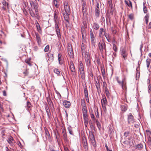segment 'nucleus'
Listing matches in <instances>:
<instances>
[{
    "instance_id": "9b49d317",
    "label": "nucleus",
    "mask_w": 151,
    "mask_h": 151,
    "mask_svg": "<svg viewBox=\"0 0 151 151\" xmlns=\"http://www.w3.org/2000/svg\"><path fill=\"white\" fill-rule=\"evenodd\" d=\"M64 8L65 10L64 12L70 13V9L69 5L67 1H65L64 2Z\"/></svg>"
},
{
    "instance_id": "412c9836",
    "label": "nucleus",
    "mask_w": 151,
    "mask_h": 151,
    "mask_svg": "<svg viewBox=\"0 0 151 151\" xmlns=\"http://www.w3.org/2000/svg\"><path fill=\"white\" fill-rule=\"evenodd\" d=\"M92 27L93 28L96 30H98L100 27L99 24L96 22L93 23Z\"/></svg>"
},
{
    "instance_id": "5fc2aeb1",
    "label": "nucleus",
    "mask_w": 151,
    "mask_h": 151,
    "mask_svg": "<svg viewBox=\"0 0 151 151\" xmlns=\"http://www.w3.org/2000/svg\"><path fill=\"white\" fill-rule=\"evenodd\" d=\"M147 134L149 137H151V132L149 130H146Z\"/></svg>"
},
{
    "instance_id": "f257e3e1",
    "label": "nucleus",
    "mask_w": 151,
    "mask_h": 151,
    "mask_svg": "<svg viewBox=\"0 0 151 151\" xmlns=\"http://www.w3.org/2000/svg\"><path fill=\"white\" fill-rule=\"evenodd\" d=\"M30 4L31 7H33L35 12V13L32 9L31 8H29V11L30 15L34 18H36L37 19H39V15L38 13L37 4L36 2L34 3L32 1H30Z\"/></svg>"
},
{
    "instance_id": "bb28decb",
    "label": "nucleus",
    "mask_w": 151,
    "mask_h": 151,
    "mask_svg": "<svg viewBox=\"0 0 151 151\" xmlns=\"http://www.w3.org/2000/svg\"><path fill=\"white\" fill-rule=\"evenodd\" d=\"M55 91L57 95V96L56 97V98H55V99H60L61 96L60 93L56 90H55Z\"/></svg>"
},
{
    "instance_id": "4be33fe9",
    "label": "nucleus",
    "mask_w": 151,
    "mask_h": 151,
    "mask_svg": "<svg viewBox=\"0 0 151 151\" xmlns=\"http://www.w3.org/2000/svg\"><path fill=\"white\" fill-rule=\"evenodd\" d=\"M124 2L129 7L132 8V3L129 0H124Z\"/></svg>"
},
{
    "instance_id": "c9c22d12",
    "label": "nucleus",
    "mask_w": 151,
    "mask_h": 151,
    "mask_svg": "<svg viewBox=\"0 0 151 151\" xmlns=\"http://www.w3.org/2000/svg\"><path fill=\"white\" fill-rule=\"evenodd\" d=\"M136 79L137 80L139 78L140 72L138 70V68H137L136 69Z\"/></svg>"
},
{
    "instance_id": "20e7f679",
    "label": "nucleus",
    "mask_w": 151,
    "mask_h": 151,
    "mask_svg": "<svg viewBox=\"0 0 151 151\" xmlns=\"http://www.w3.org/2000/svg\"><path fill=\"white\" fill-rule=\"evenodd\" d=\"M85 54V59L86 65L88 67L91 65V57L90 55L89 54L86 52L84 53Z\"/></svg>"
},
{
    "instance_id": "2eb2a0df",
    "label": "nucleus",
    "mask_w": 151,
    "mask_h": 151,
    "mask_svg": "<svg viewBox=\"0 0 151 151\" xmlns=\"http://www.w3.org/2000/svg\"><path fill=\"white\" fill-rule=\"evenodd\" d=\"M101 103L103 108H105L107 102L105 96L103 97V99L101 100Z\"/></svg>"
},
{
    "instance_id": "0e129e2a",
    "label": "nucleus",
    "mask_w": 151,
    "mask_h": 151,
    "mask_svg": "<svg viewBox=\"0 0 151 151\" xmlns=\"http://www.w3.org/2000/svg\"><path fill=\"white\" fill-rule=\"evenodd\" d=\"M91 117L92 119L94 121L95 120V118L94 115L93 113H91Z\"/></svg>"
},
{
    "instance_id": "58836bf2",
    "label": "nucleus",
    "mask_w": 151,
    "mask_h": 151,
    "mask_svg": "<svg viewBox=\"0 0 151 151\" xmlns=\"http://www.w3.org/2000/svg\"><path fill=\"white\" fill-rule=\"evenodd\" d=\"M151 61V59H147L146 60V63L147 64V67L149 68L150 63Z\"/></svg>"
},
{
    "instance_id": "5701e85b",
    "label": "nucleus",
    "mask_w": 151,
    "mask_h": 151,
    "mask_svg": "<svg viewBox=\"0 0 151 151\" xmlns=\"http://www.w3.org/2000/svg\"><path fill=\"white\" fill-rule=\"evenodd\" d=\"M45 108L48 117H49L51 115V114L49 107L47 105H46Z\"/></svg>"
},
{
    "instance_id": "dca6fc26",
    "label": "nucleus",
    "mask_w": 151,
    "mask_h": 151,
    "mask_svg": "<svg viewBox=\"0 0 151 151\" xmlns=\"http://www.w3.org/2000/svg\"><path fill=\"white\" fill-rule=\"evenodd\" d=\"M64 19L65 20L68 22H69V15L70 13H67L66 12H63V13Z\"/></svg>"
},
{
    "instance_id": "8fccbe9b",
    "label": "nucleus",
    "mask_w": 151,
    "mask_h": 151,
    "mask_svg": "<svg viewBox=\"0 0 151 151\" xmlns=\"http://www.w3.org/2000/svg\"><path fill=\"white\" fill-rule=\"evenodd\" d=\"M68 129L69 131V133L71 135H73V131L72 130V129L71 127H68Z\"/></svg>"
},
{
    "instance_id": "69168bd1",
    "label": "nucleus",
    "mask_w": 151,
    "mask_h": 151,
    "mask_svg": "<svg viewBox=\"0 0 151 151\" xmlns=\"http://www.w3.org/2000/svg\"><path fill=\"white\" fill-rule=\"evenodd\" d=\"M130 132H125L124 133V135L126 137H127L129 134H130Z\"/></svg>"
},
{
    "instance_id": "c756f323",
    "label": "nucleus",
    "mask_w": 151,
    "mask_h": 151,
    "mask_svg": "<svg viewBox=\"0 0 151 151\" xmlns=\"http://www.w3.org/2000/svg\"><path fill=\"white\" fill-rule=\"evenodd\" d=\"M101 71L103 78H105L106 77L105 72L104 68V67L101 68Z\"/></svg>"
},
{
    "instance_id": "423d86ee",
    "label": "nucleus",
    "mask_w": 151,
    "mask_h": 151,
    "mask_svg": "<svg viewBox=\"0 0 151 151\" xmlns=\"http://www.w3.org/2000/svg\"><path fill=\"white\" fill-rule=\"evenodd\" d=\"M90 32L91 36V43L92 45L95 46L96 43L94 35L93 32L92 30L91 29H90Z\"/></svg>"
},
{
    "instance_id": "864d4df0",
    "label": "nucleus",
    "mask_w": 151,
    "mask_h": 151,
    "mask_svg": "<svg viewBox=\"0 0 151 151\" xmlns=\"http://www.w3.org/2000/svg\"><path fill=\"white\" fill-rule=\"evenodd\" d=\"M55 137H56L57 139H58L60 137L59 134L57 132H55Z\"/></svg>"
},
{
    "instance_id": "e2e57ef3",
    "label": "nucleus",
    "mask_w": 151,
    "mask_h": 151,
    "mask_svg": "<svg viewBox=\"0 0 151 151\" xmlns=\"http://www.w3.org/2000/svg\"><path fill=\"white\" fill-rule=\"evenodd\" d=\"M86 8L82 9V11L83 15H86Z\"/></svg>"
},
{
    "instance_id": "aec40b11",
    "label": "nucleus",
    "mask_w": 151,
    "mask_h": 151,
    "mask_svg": "<svg viewBox=\"0 0 151 151\" xmlns=\"http://www.w3.org/2000/svg\"><path fill=\"white\" fill-rule=\"evenodd\" d=\"M70 67L71 71L72 72H75V68L73 63L72 62H70Z\"/></svg>"
},
{
    "instance_id": "cd10ccee",
    "label": "nucleus",
    "mask_w": 151,
    "mask_h": 151,
    "mask_svg": "<svg viewBox=\"0 0 151 151\" xmlns=\"http://www.w3.org/2000/svg\"><path fill=\"white\" fill-rule=\"evenodd\" d=\"M143 12L145 14H146L147 12V9L145 6L146 2L145 1L143 3Z\"/></svg>"
},
{
    "instance_id": "72a5a7b5",
    "label": "nucleus",
    "mask_w": 151,
    "mask_h": 151,
    "mask_svg": "<svg viewBox=\"0 0 151 151\" xmlns=\"http://www.w3.org/2000/svg\"><path fill=\"white\" fill-rule=\"evenodd\" d=\"M104 32V33H105V31L104 29L102 28H101L100 29L99 31V36L100 37H101L102 35L103 32Z\"/></svg>"
},
{
    "instance_id": "680f3d73",
    "label": "nucleus",
    "mask_w": 151,
    "mask_h": 151,
    "mask_svg": "<svg viewBox=\"0 0 151 151\" xmlns=\"http://www.w3.org/2000/svg\"><path fill=\"white\" fill-rule=\"evenodd\" d=\"M113 49L115 52H116L117 51V48L115 45H113Z\"/></svg>"
},
{
    "instance_id": "b1692460",
    "label": "nucleus",
    "mask_w": 151,
    "mask_h": 151,
    "mask_svg": "<svg viewBox=\"0 0 151 151\" xmlns=\"http://www.w3.org/2000/svg\"><path fill=\"white\" fill-rule=\"evenodd\" d=\"M45 137L47 139H49L50 138V135L48 130L45 129Z\"/></svg>"
},
{
    "instance_id": "2f4dec72",
    "label": "nucleus",
    "mask_w": 151,
    "mask_h": 151,
    "mask_svg": "<svg viewBox=\"0 0 151 151\" xmlns=\"http://www.w3.org/2000/svg\"><path fill=\"white\" fill-rule=\"evenodd\" d=\"M2 4L4 5V6H5L8 9L9 8V4L8 3H7L6 2L5 0H3L1 2Z\"/></svg>"
},
{
    "instance_id": "7ed1b4c3",
    "label": "nucleus",
    "mask_w": 151,
    "mask_h": 151,
    "mask_svg": "<svg viewBox=\"0 0 151 151\" xmlns=\"http://www.w3.org/2000/svg\"><path fill=\"white\" fill-rule=\"evenodd\" d=\"M78 68L79 69V71L82 79L83 80L85 78V73L84 71V68L83 64L81 61L79 62Z\"/></svg>"
},
{
    "instance_id": "338daca9",
    "label": "nucleus",
    "mask_w": 151,
    "mask_h": 151,
    "mask_svg": "<svg viewBox=\"0 0 151 151\" xmlns=\"http://www.w3.org/2000/svg\"><path fill=\"white\" fill-rule=\"evenodd\" d=\"M104 35L106 37V39H109V35L108 34H107L106 33H104Z\"/></svg>"
},
{
    "instance_id": "49530a36",
    "label": "nucleus",
    "mask_w": 151,
    "mask_h": 151,
    "mask_svg": "<svg viewBox=\"0 0 151 151\" xmlns=\"http://www.w3.org/2000/svg\"><path fill=\"white\" fill-rule=\"evenodd\" d=\"M84 92L85 96H88V90L86 88H84Z\"/></svg>"
},
{
    "instance_id": "393cba45",
    "label": "nucleus",
    "mask_w": 151,
    "mask_h": 151,
    "mask_svg": "<svg viewBox=\"0 0 151 151\" xmlns=\"http://www.w3.org/2000/svg\"><path fill=\"white\" fill-rule=\"evenodd\" d=\"M127 105H122L121 106V109L122 111L125 112L127 109Z\"/></svg>"
},
{
    "instance_id": "4468645a",
    "label": "nucleus",
    "mask_w": 151,
    "mask_h": 151,
    "mask_svg": "<svg viewBox=\"0 0 151 151\" xmlns=\"http://www.w3.org/2000/svg\"><path fill=\"white\" fill-rule=\"evenodd\" d=\"M99 5V3H97L96 5L95 8V15L97 17H99L100 14Z\"/></svg>"
},
{
    "instance_id": "473e14b6",
    "label": "nucleus",
    "mask_w": 151,
    "mask_h": 151,
    "mask_svg": "<svg viewBox=\"0 0 151 151\" xmlns=\"http://www.w3.org/2000/svg\"><path fill=\"white\" fill-rule=\"evenodd\" d=\"M89 137L90 140L95 138L94 136L91 132H90L89 134Z\"/></svg>"
},
{
    "instance_id": "13d9d810",
    "label": "nucleus",
    "mask_w": 151,
    "mask_h": 151,
    "mask_svg": "<svg viewBox=\"0 0 151 151\" xmlns=\"http://www.w3.org/2000/svg\"><path fill=\"white\" fill-rule=\"evenodd\" d=\"M49 45H47L45 47L44 51L45 52H47L49 50Z\"/></svg>"
},
{
    "instance_id": "f3484780",
    "label": "nucleus",
    "mask_w": 151,
    "mask_h": 151,
    "mask_svg": "<svg viewBox=\"0 0 151 151\" xmlns=\"http://www.w3.org/2000/svg\"><path fill=\"white\" fill-rule=\"evenodd\" d=\"M35 36L36 38V40L39 45H40L42 44L40 36L37 33H35Z\"/></svg>"
},
{
    "instance_id": "ddd939ff",
    "label": "nucleus",
    "mask_w": 151,
    "mask_h": 151,
    "mask_svg": "<svg viewBox=\"0 0 151 151\" xmlns=\"http://www.w3.org/2000/svg\"><path fill=\"white\" fill-rule=\"evenodd\" d=\"M121 55L124 60H126L127 59L128 54L125 49H123L122 50Z\"/></svg>"
},
{
    "instance_id": "de8ad7c7",
    "label": "nucleus",
    "mask_w": 151,
    "mask_h": 151,
    "mask_svg": "<svg viewBox=\"0 0 151 151\" xmlns=\"http://www.w3.org/2000/svg\"><path fill=\"white\" fill-rule=\"evenodd\" d=\"M58 1L57 0H54L53 3L54 5L56 8H58L59 7V5L57 4Z\"/></svg>"
},
{
    "instance_id": "f8f14e48",
    "label": "nucleus",
    "mask_w": 151,
    "mask_h": 151,
    "mask_svg": "<svg viewBox=\"0 0 151 151\" xmlns=\"http://www.w3.org/2000/svg\"><path fill=\"white\" fill-rule=\"evenodd\" d=\"M7 141L12 147H13L14 146L15 141L12 137L11 136L9 137L7 140Z\"/></svg>"
},
{
    "instance_id": "37998d69",
    "label": "nucleus",
    "mask_w": 151,
    "mask_h": 151,
    "mask_svg": "<svg viewBox=\"0 0 151 151\" xmlns=\"http://www.w3.org/2000/svg\"><path fill=\"white\" fill-rule=\"evenodd\" d=\"M81 105L82 107H84V106H86L85 101L84 99H81Z\"/></svg>"
},
{
    "instance_id": "39448f33",
    "label": "nucleus",
    "mask_w": 151,
    "mask_h": 151,
    "mask_svg": "<svg viewBox=\"0 0 151 151\" xmlns=\"http://www.w3.org/2000/svg\"><path fill=\"white\" fill-rule=\"evenodd\" d=\"M116 80L118 83L121 86L123 90H126L127 89L126 83L122 79L121 81H120L119 79L118 78H116Z\"/></svg>"
},
{
    "instance_id": "0eeeda50",
    "label": "nucleus",
    "mask_w": 151,
    "mask_h": 151,
    "mask_svg": "<svg viewBox=\"0 0 151 151\" xmlns=\"http://www.w3.org/2000/svg\"><path fill=\"white\" fill-rule=\"evenodd\" d=\"M58 10H55V11H54V20L55 21V26L56 25H58Z\"/></svg>"
},
{
    "instance_id": "6e6d98bb",
    "label": "nucleus",
    "mask_w": 151,
    "mask_h": 151,
    "mask_svg": "<svg viewBox=\"0 0 151 151\" xmlns=\"http://www.w3.org/2000/svg\"><path fill=\"white\" fill-rule=\"evenodd\" d=\"M36 26L38 31L40 32V31L41 30V29L38 23H37V24H36Z\"/></svg>"
},
{
    "instance_id": "3c124183",
    "label": "nucleus",
    "mask_w": 151,
    "mask_h": 151,
    "mask_svg": "<svg viewBox=\"0 0 151 151\" xmlns=\"http://www.w3.org/2000/svg\"><path fill=\"white\" fill-rule=\"evenodd\" d=\"M149 17V14H147L144 17L145 21L148 20Z\"/></svg>"
},
{
    "instance_id": "bf43d9fd",
    "label": "nucleus",
    "mask_w": 151,
    "mask_h": 151,
    "mask_svg": "<svg viewBox=\"0 0 151 151\" xmlns=\"http://www.w3.org/2000/svg\"><path fill=\"white\" fill-rule=\"evenodd\" d=\"M83 119L88 118V115L87 114V112L85 113H83Z\"/></svg>"
},
{
    "instance_id": "1a4fd4ad",
    "label": "nucleus",
    "mask_w": 151,
    "mask_h": 151,
    "mask_svg": "<svg viewBox=\"0 0 151 151\" xmlns=\"http://www.w3.org/2000/svg\"><path fill=\"white\" fill-rule=\"evenodd\" d=\"M127 116L128 122L129 124L135 122L134 117L131 113L129 114Z\"/></svg>"
},
{
    "instance_id": "774afa93",
    "label": "nucleus",
    "mask_w": 151,
    "mask_h": 151,
    "mask_svg": "<svg viewBox=\"0 0 151 151\" xmlns=\"http://www.w3.org/2000/svg\"><path fill=\"white\" fill-rule=\"evenodd\" d=\"M112 44L113 45H115L116 43V41L115 39L114 38L112 41Z\"/></svg>"
},
{
    "instance_id": "6e6552de",
    "label": "nucleus",
    "mask_w": 151,
    "mask_h": 151,
    "mask_svg": "<svg viewBox=\"0 0 151 151\" xmlns=\"http://www.w3.org/2000/svg\"><path fill=\"white\" fill-rule=\"evenodd\" d=\"M68 55L70 58H73V53L71 45L69 44L68 48Z\"/></svg>"
},
{
    "instance_id": "c85d7f7f",
    "label": "nucleus",
    "mask_w": 151,
    "mask_h": 151,
    "mask_svg": "<svg viewBox=\"0 0 151 151\" xmlns=\"http://www.w3.org/2000/svg\"><path fill=\"white\" fill-rule=\"evenodd\" d=\"M82 9H84L86 8V2L83 0H82Z\"/></svg>"
},
{
    "instance_id": "a18cd8bd",
    "label": "nucleus",
    "mask_w": 151,
    "mask_h": 151,
    "mask_svg": "<svg viewBox=\"0 0 151 151\" xmlns=\"http://www.w3.org/2000/svg\"><path fill=\"white\" fill-rule=\"evenodd\" d=\"M96 124L97 125V127H98L99 129V130H100L101 128V126L100 123H99V121L97 120H96Z\"/></svg>"
},
{
    "instance_id": "052dcab7",
    "label": "nucleus",
    "mask_w": 151,
    "mask_h": 151,
    "mask_svg": "<svg viewBox=\"0 0 151 151\" xmlns=\"http://www.w3.org/2000/svg\"><path fill=\"white\" fill-rule=\"evenodd\" d=\"M129 18L131 20H132L134 18V15L133 14H130L129 15Z\"/></svg>"
},
{
    "instance_id": "a211bd4d",
    "label": "nucleus",
    "mask_w": 151,
    "mask_h": 151,
    "mask_svg": "<svg viewBox=\"0 0 151 151\" xmlns=\"http://www.w3.org/2000/svg\"><path fill=\"white\" fill-rule=\"evenodd\" d=\"M63 104L66 108H68L70 106V103L69 101L64 100L63 101Z\"/></svg>"
},
{
    "instance_id": "6ab92c4d",
    "label": "nucleus",
    "mask_w": 151,
    "mask_h": 151,
    "mask_svg": "<svg viewBox=\"0 0 151 151\" xmlns=\"http://www.w3.org/2000/svg\"><path fill=\"white\" fill-rule=\"evenodd\" d=\"M81 32L82 35V37L83 39H85L86 37V31L84 28H83L82 27L81 28Z\"/></svg>"
},
{
    "instance_id": "f704fd0d",
    "label": "nucleus",
    "mask_w": 151,
    "mask_h": 151,
    "mask_svg": "<svg viewBox=\"0 0 151 151\" xmlns=\"http://www.w3.org/2000/svg\"><path fill=\"white\" fill-rule=\"evenodd\" d=\"M54 72L57 74L58 76H60V73L59 70L57 68H55L54 69Z\"/></svg>"
},
{
    "instance_id": "e433bc0d",
    "label": "nucleus",
    "mask_w": 151,
    "mask_h": 151,
    "mask_svg": "<svg viewBox=\"0 0 151 151\" xmlns=\"http://www.w3.org/2000/svg\"><path fill=\"white\" fill-rule=\"evenodd\" d=\"M53 57V56L52 54H47L46 56V59L47 60L48 58V60H50V57H51V59L52 60Z\"/></svg>"
},
{
    "instance_id": "9d476101",
    "label": "nucleus",
    "mask_w": 151,
    "mask_h": 151,
    "mask_svg": "<svg viewBox=\"0 0 151 151\" xmlns=\"http://www.w3.org/2000/svg\"><path fill=\"white\" fill-rule=\"evenodd\" d=\"M55 32L57 35V36L58 37V40H60V39L61 38V35L60 32V29L58 25H56L55 26Z\"/></svg>"
},
{
    "instance_id": "09e8293b",
    "label": "nucleus",
    "mask_w": 151,
    "mask_h": 151,
    "mask_svg": "<svg viewBox=\"0 0 151 151\" xmlns=\"http://www.w3.org/2000/svg\"><path fill=\"white\" fill-rule=\"evenodd\" d=\"M82 110L83 113H87V108L86 106L82 107Z\"/></svg>"
},
{
    "instance_id": "ea45409f",
    "label": "nucleus",
    "mask_w": 151,
    "mask_h": 151,
    "mask_svg": "<svg viewBox=\"0 0 151 151\" xmlns=\"http://www.w3.org/2000/svg\"><path fill=\"white\" fill-rule=\"evenodd\" d=\"M61 55H60V54H59L58 55V60L59 64L60 65H61L63 63V61L61 60Z\"/></svg>"
},
{
    "instance_id": "c03bdc74",
    "label": "nucleus",
    "mask_w": 151,
    "mask_h": 151,
    "mask_svg": "<svg viewBox=\"0 0 151 151\" xmlns=\"http://www.w3.org/2000/svg\"><path fill=\"white\" fill-rule=\"evenodd\" d=\"M29 69H26V70L23 72V74H24V76H27L28 75L29 73Z\"/></svg>"
},
{
    "instance_id": "a19ab883",
    "label": "nucleus",
    "mask_w": 151,
    "mask_h": 151,
    "mask_svg": "<svg viewBox=\"0 0 151 151\" xmlns=\"http://www.w3.org/2000/svg\"><path fill=\"white\" fill-rule=\"evenodd\" d=\"M63 136V139L65 142L68 143L69 142V140L67 138V134H66L65 135H64Z\"/></svg>"
},
{
    "instance_id": "79ce46f5",
    "label": "nucleus",
    "mask_w": 151,
    "mask_h": 151,
    "mask_svg": "<svg viewBox=\"0 0 151 151\" xmlns=\"http://www.w3.org/2000/svg\"><path fill=\"white\" fill-rule=\"evenodd\" d=\"M30 60V58L27 59L25 60V62L29 66H30L31 65Z\"/></svg>"
},
{
    "instance_id": "a878e982",
    "label": "nucleus",
    "mask_w": 151,
    "mask_h": 151,
    "mask_svg": "<svg viewBox=\"0 0 151 151\" xmlns=\"http://www.w3.org/2000/svg\"><path fill=\"white\" fill-rule=\"evenodd\" d=\"M143 145L141 144H138L136 146L135 148L136 149L138 150H141L143 148Z\"/></svg>"
},
{
    "instance_id": "603ef678",
    "label": "nucleus",
    "mask_w": 151,
    "mask_h": 151,
    "mask_svg": "<svg viewBox=\"0 0 151 151\" xmlns=\"http://www.w3.org/2000/svg\"><path fill=\"white\" fill-rule=\"evenodd\" d=\"M83 147L86 150L88 149L87 144L86 141H84L83 144Z\"/></svg>"
},
{
    "instance_id": "f03ea898",
    "label": "nucleus",
    "mask_w": 151,
    "mask_h": 151,
    "mask_svg": "<svg viewBox=\"0 0 151 151\" xmlns=\"http://www.w3.org/2000/svg\"><path fill=\"white\" fill-rule=\"evenodd\" d=\"M98 47L100 53L102 55H103L104 52L106 53V46L104 41H102L99 43Z\"/></svg>"
},
{
    "instance_id": "4c0bfd02",
    "label": "nucleus",
    "mask_w": 151,
    "mask_h": 151,
    "mask_svg": "<svg viewBox=\"0 0 151 151\" xmlns=\"http://www.w3.org/2000/svg\"><path fill=\"white\" fill-rule=\"evenodd\" d=\"M91 142L94 147H95L96 146V144L95 139H93L90 140Z\"/></svg>"
},
{
    "instance_id": "4d7b16f0",
    "label": "nucleus",
    "mask_w": 151,
    "mask_h": 151,
    "mask_svg": "<svg viewBox=\"0 0 151 151\" xmlns=\"http://www.w3.org/2000/svg\"><path fill=\"white\" fill-rule=\"evenodd\" d=\"M27 106L28 108H29L31 107L32 105L31 103L29 101H27Z\"/></svg>"
},
{
    "instance_id": "7c9ffc66",
    "label": "nucleus",
    "mask_w": 151,
    "mask_h": 151,
    "mask_svg": "<svg viewBox=\"0 0 151 151\" xmlns=\"http://www.w3.org/2000/svg\"><path fill=\"white\" fill-rule=\"evenodd\" d=\"M85 45L83 43H82L81 45V50L82 54L83 55L84 53H86L85 50Z\"/></svg>"
}]
</instances>
